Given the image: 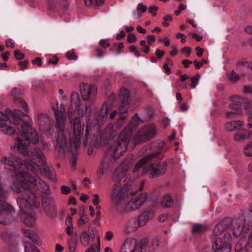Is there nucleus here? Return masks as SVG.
Returning a JSON list of instances; mask_svg holds the SVG:
<instances>
[{
    "label": "nucleus",
    "mask_w": 252,
    "mask_h": 252,
    "mask_svg": "<svg viewBox=\"0 0 252 252\" xmlns=\"http://www.w3.org/2000/svg\"><path fill=\"white\" fill-rule=\"evenodd\" d=\"M120 96L122 99L121 102L119 106V111L122 114L127 112L128 108V104L130 101V93L128 90L123 88L121 90Z\"/></svg>",
    "instance_id": "17"
},
{
    "label": "nucleus",
    "mask_w": 252,
    "mask_h": 252,
    "mask_svg": "<svg viewBox=\"0 0 252 252\" xmlns=\"http://www.w3.org/2000/svg\"><path fill=\"white\" fill-rule=\"evenodd\" d=\"M224 241H223L220 237L214 239L212 242V248L214 252H231V246L229 243L230 238V234H224Z\"/></svg>",
    "instance_id": "12"
},
{
    "label": "nucleus",
    "mask_w": 252,
    "mask_h": 252,
    "mask_svg": "<svg viewBox=\"0 0 252 252\" xmlns=\"http://www.w3.org/2000/svg\"><path fill=\"white\" fill-rule=\"evenodd\" d=\"M21 128L22 134L27 142L35 144L38 141L37 133L29 125L24 123L21 126Z\"/></svg>",
    "instance_id": "13"
},
{
    "label": "nucleus",
    "mask_w": 252,
    "mask_h": 252,
    "mask_svg": "<svg viewBox=\"0 0 252 252\" xmlns=\"http://www.w3.org/2000/svg\"><path fill=\"white\" fill-rule=\"evenodd\" d=\"M27 215L25 217L24 222L25 224L28 227H32L34 226L36 223V219L32 214V212L27 214Z\"/></svg>",
    "instance_id": "31"
},
{
    "label": "nucleus",
    "mask_w": 252,
    "mask_h": 252,
    "mask_svg": "<svg viewBox=\"0 0 252 252\" xmlns=\"http://www.w3.org/2000/svg\"><path fill=\"white\" fill-rule=\"evenodd\" d=\"M19 65L21 67V70H24L26 69L28 67V62L24 61V62H19L18 63Z\"/></svg>",
    "instance_id": "59"
},
{
    "label": "nucleus",
    "mask_w": 252,
    "mask_h": 252,
    "mask_svg": "<svg viewBox=\"0 0 252 252\" xmlns=\"http://www.w3.org/2000/svg\"><path fill=\"white\" fill-rule=\"evenodd\" d=\"M164 22L162 23L163 26L167 27L169 25V22L172 20V17L170 15H167L163 17Z\"/></svg>",
    "instance_id": "44"
},
{
    "label": "nucleus",
    "mask_w": 252,
    "mask_h": 252,
    "mask_svg": "<svg viewBox=\"0 0 252 252\" xmlns=\"http://www.w3.org/2000/svg\"><path fill=\"white\" fill-rule=\"evenodd\" d=\"M38 121L40 127L44 129L45 127H48L50 124V120L48 116L44 114H40L38 116Z\"/></svg>",
    "instance_id": "30"
},
{
    "label": "nucleus",
    "mask_w": 252,
    "mask_h": 252,
    "mask_svg": "<svg viewBox=\"0 0 252 252\" xmlns=\"http://www.w3.org/2000/svg\"><path fill=\"white\" fill-rule=\"evenodd\" d=\"M137 9L138 11H141L142 12L144 13L147 11V7L142 3H139L137 6Z\"/></svg>",
    "instance_id": "57"
},
{
    "label": "nucleus",
    "mask_w": 252,
    "mask_h": 252,
    "mask_svg": "<svg viewBox=\"0 0 252 252\" xmlns=\"http://www.w3.org/2000/svg\"><path fill=\"white\" fill-rule=\"evenodd\" d=\"M230 222V218H225L215 226L213 231V238H212V242L214 239L218 238L219 235L222 234L224 231L228 228Z\"/></svg>",
    "instance_id": "20"
},
{
    "label": "nucleus",
    "mask_w": 252,
    "mask_h": 252,
    "mask_svg": "<svg viewBox=\"0 0 252 252\" xmlns=\"http://www.w3.org/2000/svg\"><path fill=\"white\" fill-rule=\"evenodd\" d=\"M140 123V118L138 115L135 114L129 124L121 132L116 145L113 147H110L109 150L115 159L119 158L126 151L132 131L135 130Z\"/></svg>",
    "instance_id": "4"
},
{
    "label": "nucleus",
    "mask_w": 252,
    "mask_h": 252,
    "mask_svg": "<svg viewBox=\"0 0 252 252\" xmlns=\"http://www.w3.org/2000/svg\"><path fill=\"white\" fill-rule=\"evenodd\" d=\"M24 89L22 87L14 88L11 92V95L13 97L15 101L17 103L21 104L23 109L26 111L28 112V107L27 104L22 98L19 96L23 94Z\"/></svg>",
    "instance_id": "21"
},
{
    "label": "nucleus",
    "mask_w": 252,
    "mask_h": 252,
    "mask_svg": "<svg viewBox=\"0 0 252 252\" xmlns=\"http://www.w3.org/2000/svg\"><path fill=\"white\" fill-rule=\"evenodd\" d=\"M158 7L157 6H151L149 8V12L151 13L153 16L157 15V11L158 10Z\"/></svg>",
    "instance_id": "54"
},
{
    "label": "nucleus",
    "mask_w": 252,
    "mask_h": 252,
    "mask_svg": "<svg viewBox=\"0 0 252 252\" xmlns=\"http://www.w3.org/2000/svg\"><path fill=\"white\" fill-rule=\"evenodd\" d=\"M42 207L45 214L51 218L57 215V210L55 202L50 197H44L42 201Z\"/></svg>",
    "instance_id": "15"
},
{
    "label": "nucleus",
    "mask_w": 252,
    "mask_h": 252,
    "mask_svg": "<svg viewBox=\"0 0 252 252\" xmlns=\"http://www.w3.org/2000/svg\"><path fill=\"white\" fill-rule=\"evenodd\" d=\"M92 239L94 240L96 238L97 244H93L86 250V252H100V238L98 235H95L90 232Z\"/></svg>",
    "instance_id": "27"
},
{
    "label": "nucleus",
    "mask_w": 252,
    "mask_h": 252,
    "mask_svg": "<svg viewBox=\"0 0 252 252\" xmlns=\"http://www.w3.org/2000/svg\"><path fill=\"white\" fill-rule=\"evenodd\" d=\"M94 198L93 200V203L95 206H97L99 202V197L97 194L94 195Z\"/></svg>",
    "instance_id": "60"
},
{
    "label": "nucleus",
    "mask_w": 252,
    "mask_h": 252,
    "mask_svg": "<svg viewBox=\"0 0 252 252\" xmlns=\"http://www.w3.org/2000/svg\"><path fill=\"white\" fill-rule=\"evenodd\" d=\"M200 76V75L197 74L194 75L191 78L190 86L192 89L195 88L196 85L198 84Z\"/></svg>",
    "instance_id": "41"
},
{
    "label": "nucleus",
    "mask_w": 252,
    "mask_h": 252,
    "mask_svg": "<svg viewBox=\"0 0 252 252\" xmlns=\"http://www.w3.org/2000/svg\"><path fill=\"white\" fill-rule=\"evenodd\" d=\"M158 153H153L141 159L136 164L134 170L143 174L147 171H150L149 177L151 178L158 177L164 174L166 172V165L164 163H159L157 167L154 165L157 161Z\"/></svg>",
    "instance_id": "6"
},
{
    "label": "nucleus",
    "mask_w": 252,
    "mask_h": 252,
    "mask_svg": "<svg viewBox=\"0 0 252 252\" xmlns=\"http://www.w3.org/2000/svg\"><path fill=\"white\" fill-rule=\"evenodd\" d=\"M94 50L97 53L96 56L98 58H102L105 55V52L98 47H95Z\"/></svg>",
    "instance_id": "51"
},
{
    "label": "nucleus",
    "mask_w": 252,
    "mask_h": 252,
    "mask_svg": "<svg viewBox=\"0 0 252 252\" xmlns=\"http://www.w3.org/2000/svg\"><path fill=\"white\" fill-rule=\"evenodd\" d=\"M176 37L177 38H180L181 39V43H184L185 42H186V35L183 34V33H177L176 34Z\"/></svg>",
    "instance_id": "56"
},
{
    "label": "nucleus",
    "mask_w": 252,
    "mask_h": 252,
    "mask_svg": "<svg viewBox=\"0 0 252 252\" xmlns=\"http://www.w3.org/2000/svg\"><path fill=\"white\" fill-rule=\"evenodd\" d=\"M154 214L151 211L143 212L138 218L137 222L140 227L144 226L151 219Z\"/></svg>",
    "instance_id": "23"
},
{
    "label": "nucleus",
    "mask_w": 252,
    "mask_h": 252,
    "mask_svg": "<svg viewBox=\"0 0 252 252\" xmlns=\"http://www.w3.org/2000/svg\"><path fill=\"white\" fill-rule=\"evenodd\" d=\"M64 108L61 107L60 110H55L54 113L56 118V127L60 130L59 137L56 141V145L59 148H63L67 145L77 149L80 144L84 129L79 117L69 119V122L72 128V132L64 129V118L63 116Z\"/></svg>",
    "instance_id": "2"
},
{
    "label": "nucleus",
    "mask_w": 252,
    "mask_h": 252,
    "mask_svg": "<svg viewBox=\"0 0 252 252\" xmlns=\"http://www.w3.org/2000/svg\"><path fill=\"white\" fill-rule=\"evenodd\" d=\"M25 117L28 121L29 117L27 114L17 110L15 114L7 109L5 112L0 111V131L5 134L13 135L17 133V126L21 124V117Z\"/></svg>",
    "instance_id": "5"
},
{
    "label": "nucleus",
    "mask_w": 252,
    "mask_h": 252,
    "mask_svg": "<svg viewBox=\"0 0 252 252\" xmlns=\"http://www.w3.org/2000/svg\"><path fill=\"white\" fill-rule=\"evenodd\" d=\"M66 233L69 236H72L73 234V227L71 226H67L66 228Z\"/></svg>",
    "instance_id": "61"
},
{
    "label": "nucleus",
    "mask_w": 252,
    "mask_h": 252,
    "mask_svg": "<svg viewBox=\"0 0 252 252\" xmlns=\"http://www.w3.org/2000/svg\"><path fill=\"white\" fill-rule=\"evenodd\" d=\"M113 233L112 232L109 231H107L106 233L105 238L107 240H108V241L111 240L113 239Z\"/></svg>",
    "instance_id": "63"
},
{
    "label": "nucleus",
    "mask_w": 252,
    "mask_h": 252,
    "mask_svg": "<svg viewBox=\"0 0 252 252\" xmlns=\"http://www.w3.org/2000/svg\"><path fill=\"white\" fill-rule=\"evenodd\" d=\"M66 58L69 60H76L77 56L75 54L74 52L69 51L66 54Z\"/></svg>",
    "instance_id": "48"
},
{
    "label": "nucleus",
    "mask_w": 252,
    "mask_h": 252,
    "mask_svg": "<svg viewBox=\"0 0 252 252\" xmlns=\"http://www.w3.org/2000/svg\"><path fill=\"white\" fill-rule=\"evenodd\" d=\"M14 54L15 59L17 60H22L24 58V55L18 50H15Z\"/></svg>",
    "instance_id": "49"
},
{
    "label": "nucleus",
    "mask_w": 252,
    "mask_h": 252,
    "mask_svg": "<svg viewBox=\"0 0 252 252\" xmlns=\"http://www.w3.org/2000/svg\"><path fill=\"white\" fill-rule=\"evenodd\" d=\"M152 245L153 249H155L159 246V240L158 238H155L153 240Z\"/></svg>",
    "instance_id": "62"
},
{
    "label": "nucleus",
    "mask_w": 252,
    "mask_h": 252,
    "mask_svg": "<svg viewBox=\"0 0 252 252\" xmlns=\"http://www.w3.org/2000/svg\"><path fill=\"white\" fill-rule=\"evenodd\" d=\"M13 149H16L18 151L23 154L24 155L28 157L29 158L35 156L39 159L41 163V166L46 164L45 161V156L43 152L39 149H34V152H30L27 147V146L22 141L19 137H17L16 142L13 145Z\"/></svg>",
    "instance_id": "9"
},
{
    "label": "nucleus",
    "mask_w": 252,
    "mask_h": 252,
    "mask_svg": "<svg viewBox=\"0 0 252 252\" xmlns=\"http://www.w3.org/2000/svg\"><path fill=\"white\" fill-rule=\"evenodd\" d=\"M252 135L251 131L246 129H241L238 131L234 135V138L236 141H241L249 138Z\"/></svg>",
    "instance_id": "26"
},
{
    "label": "nucleus",
    "mask_w": 252,
    "mask_h": 252,
    "mask_svg": "<svg viewBox=\"0 0 252 252\" xmlns=\"http://www.w3.org/2000/svg\"><path fill=\"white\" fill-rule=\"evenodd\" d=\"M39 167V169L37 171H32V172L36 173L38 171H40V172L45 174V175L49 178L50 180H53L54 181H56L57 180L56 179V175L55 172V170L52 168H50L47 165V163L45 164H43V165L41 166L40 167L38 165Z\"/></svg>",
    "instance_id": "22"
},
{
    "label": "nucleus",
    "mask_w": 252,
    "mask_h": 252,
    "mask_svg": "<svg viewBox=\"0 0 252 252\" xmlns=\"http://www.w3.org/2000/svg\"><path fill=\"white\" fill-rule=\"evenodd\" d=\"M6 192L0 187V203L5 202Z\"/></svg>",
    "instance_id": "45"
},
{
    "label": "nucleus",
    "mask_w": 252,
    "mask_h": 252,
    "mask_svg": "<svg viewBox=\"0 0 252 252\" xmlns=\"http://www.w3.org/2000/svg\"><path fill=\"white\" fill-rule=\"evenodd\" d=\"M126 120V117H121L115 124L113 125L114 128L118 131L124 125V121Z\"/></svg>",
    "instance_id": "40"
},
{
    "label": "nucleus",
    "mask_w": 252,
    "mask_h": 252,
    "mask_svg": "<svg viewBox=\"0 0 252 252\" xmlns=\"http://www.w3.org/2000/svg\"><path fill=\"white\" fill-rule=\"evenodd\" d=\"M61 191L62 193L63 194H68L70 191V189L67 186H62L61 187Z\"/></svg>",
    "instance_id": "52"
},
{
    "label": "nucleus",
    "mask_w": 252,
    "mask_h": 252,
    "mask_svg": "<svg viewBox=\"0 0 252 252\" xmlns=\"http://www.w3.org/2000/svg\"><path fill=\"white\" fill-rule=\"evenodd\" d=\"M244 122L242 121H233L225 124V128L229 131L236 130L239 127L242 126Z\"/></svg>",
    "instance_id": "28"
},
{
    "label": "nucleus",
    "mask_w": 252,
    "mask_h": 252,
    "mask_svg": "<svg viewBox=\"0 0 252 252\" xmlns=\"http://www.w3.org/2000/svg\"><path fill=\"white\" fill-rule=\"evenodd\" d=\"M6 46L8 48H14L15 47V43L12 41V39H8L5 41Z\"/></svg>",
    "instance_id": "55"
},
{
    "label": "nucleus",
    "mask_w": 252,
    "mask_h": 252,
    "mask_svg": "<svg viewBox=\"0 0 252 252\" xmlns=\"http://www.w3.org/2000/svg\"><path fill=\"white\" fill-rule=\"evenodd\" d=\"M235 252H249L246 247V242L243 240L238 241L235 247Z\"/></svg>",
    "instance_id": "35"
},
{
    "label": "nucleus",
    "mask_w": 252,
    "mask_h": 252,
    "mask_svg": "<svg viewBox=\"0 0 252 252\" xmlns=\"http://www.w3.org/2000/svg\"><path fill=\"white\" fill-rule=\"evenodd\" d=\"M25 252H40L38 248L32 245L30 242L27 241L25 243Z\"/></svg>",
    "instance_id": "36"
},
{
    "label": "nucleus",
    "mask_w": 252,
    "mask_h": 252,
    "mask_svg": "<svg viewBox=\"0 0 252 252\" xmlns=\"http://www.w3.org/2000/svg\"><path fill=\"white\" fill-rule=\"evenodd\" d=\"M99 45L103 48L106 49L110 46V43L108 39H104L100 40Z\"/></svg>",
    "instance_id": "43"
},
{
    "label": "nucleus",
    "mask_w": 252,
    "mask_h": 252,
    "mask_svg": "<svg viewBox=\"0 0 252 252\" xmlns=\"http://www.w3.org/2000/svg\"><path fill=\"white\" fill-rule=\"evenodd\" d=\"M22 231L25 237L31 240L35 244L38 246L41 245L42 242L36 233L26 229H23Z\"/></svg>",
    "instance_id": "24"
},
{
    "label": "nucleus",
    "mask_w": 252,
    "mask_h": 252,
    "mask_svg": "<svg viewBox=\"0 0 252 252\" xmlns=\"http://www.w3.org/2000/svg\"><path fill=\"white\" fill-rule=\"evenodd\" d=\"M140 227L138 225V222L135 220L132 219L129 220L126 226L125 232L126 233H130L135 232Z\"/></svg>",
    "instance_id": "29"
},
{
    "label": "nucleus",
    "mask_w": 252,
    "mask_h": 252,
    "mask_svg": "<svg viewBox=\"0 0 252 252\" xmlns=\"http://www.w3.org/2000/svg\"><path fill=\"white\" fill-rule=\"evenodd\" d=\"M16 177H17V180H22L24 181V184L28 183L30 185L34 186L38 190L43 193H48L49 192V186L38 177H32L27 173L21 171H19L18 174L16 175Z\"/></svg>",
    "instance_id": "10"
},
{
    "label": "nucleus",
    "mask_w": 252,
    "mask_h": 252,
    "mask_svg": "<svg viewBox=\"0 0 252 252\" xmlns=\"http://www.w3.org/2000/svg\"><path fill=\"white\" fill-rule=\"evenodd\" d=\"M173 204V200L171 196L165 195L161 200V205L164 208L170 207Z\"/></svg>",
    "instance_id": "33"
},
{
    "label": "nucleus",
    "mask_w": 252,
    "mask_h": 252,
    "mask_svg": "<svg viewBox=\"0 0 252 252\" xmlns=\"http://www.w3.org/2000/svg\"><path fill=\"white\" fill-rule=\"evenodd\" d=\"M204 230L203 226L199 224H195L192 226V232L195 234H199L203 232Z\"/></svg>",
    "instance_id": "39"
},
{
    "label": "nucleus",
    "mask_w": 252,
    "mask_h": 252,
    "mask_svg": "<svg viewBox=\"0 0 252 252\" xmlns=\"http://www.w3.org/2000/svg\"><path fill=\"white\" fill-rule=\"evenodd\" d=\"M252 226L251 222H248L246 224V220L243 217H238L233 220L230 219L228 228L232 231L235 237L239 236L243 232H247Z\"/></svg>",
    "instance_id": "11"
},
{
    "label": "nucleus",
    "mask_w": 252,
    "mask_h": 252,
    "mask_svg": "<svg viewBox=\"0 0 252 252\" xmlns=\"http://www.w3.org/2000/svg\"><path fill=\"white\" fill-rule=\"evenodd\" d=\"M136 37L133 33H130L127 36V41L128 43H133L136 41Z\"/></svg>",
    "instance_id": "53"
},
{
    "label": "nucleus",
    "mask_w": 252,
    "mask_h": 252,
    "mask_svg": "<svg viewBox=\"0 0 252 252\" xmlns=\"http://www.w3.org/2000/svg\"><path fill=\"white\" fill-rule=\"evenodd\" d=\"M132 159L125 160L115 171L112 179L115 184L111 193L113 206L117 213L123 214L139 209L146 201L148 195L146 193L134 196L131 186L126 184L122 187L120 180L131 167Z\"/></svg>",
    "instance_id": "1"
},
{
    "label": "nucleus",
    "mask_w": 252,
    "mask_h": 252,
    "mask_svg": "<svg viewBox=\"0 0 252 252\" xmlns=\"http://www.w3.org/2000/svg\"><path fill=\"white\" fill-rule=\"evenodd\" d=\"M228 77L232 81H237L240 79L239 75L233 71L228 74Z\"/></svg>",
    "instance_id": "42"
},
{
    "label": "nucleus",
    "mask_w": 252,
    "mask_h": 252,
    "mask_svg": "<svg viewBox=\"0 0 252 252\" xmlns=\"http://www.w3.org/2000/svg\"><path fill=\"white\" fill-rule=\"evenodd\" d=\"M89 221V218L88 217H80L78 221V224L79 226L83 225L84 224L87 223Z\"/></svg>",
    "instance_id": "47"
},
{
    "label": "nucleus",
    "mask_w": 252,
    "mask_h": 252,
    "mask_svg": "<svg viewBox=\"0 0 252 252\" xmlns=\"http://www.w3.org/2000/svg\"><path fill=\"white\" fill-rule=\"evenodd\" d=\"M10 188L14 192L22 193V195L17 198V203L23 213L28 214L38 207V199L35 194L31 191L29 184H24V181L17 180L16 177Z\"/></svg>",
    "instance_id": "3"
},
{
    "label": "nucleus",
    "mask_w": 252,
    "mask_h": 252,
    "mask_svg": "<svg viewBox=\"0 0 252 252\" xmlns=\"http://www.w3.org/2000/svg\"><path fill=\"white\" fill-rule=\"evenodd\" d=\"M71 101L72 104L79 107L80 105V98L79 95L75 92H73L71 95Z\"/></svg>",
    "instance_id": "37"
},
{
    "label": "nucleus",
    "mask_w": 252,
    "mask_h": 252,
    "mask_svg": "<svg viewBox=\"0 0 252 252\" xmlns=\"http://www.w3.org/2000/svg\"><path fill=\"white\" fill-rule=\"evenodd\" d=\"M0 162L2 164L12 167L15 170H24L27 169L29 171H36L39 169L38 165L32 161L26 159L22 162L18 157L14 155H11L9 157H2Z\"/></svg>",
    "instance_id": "7"
},
{
    "label": "nucleus",
    "mask_w": 252,
    "mask_h": 252,
    "mask_svg": "<svg viewBox=\"0 0 252 252\" xmlns=\"http://www.w3.org/2000/svg\"><path fill=\"white\" fill-rule=\"evenodd\" d=\"M244 153L246 156L252 157V141L249 142L245 147Z\"/></svg>",
    "instance_id": "38"
},
{
    "label": "nucleus",
    "mask_w": 252,
    "mask_h": 252,
    "mask_svg": "<svg viewBox=\"0 0 252 252\" xmlns=\"http://www.w3.org/2000/svg\"><path fill=\"white\" fill-rule=\"evenodd\" d=\"M109 166L110 163L108 162V159L104 158L99 167V171L97 173V176H98L99 178H100L104 174V172Z\"/></svg>",
    "instance_id": "32"
},
{
    "label": "nucleus",
    "mask_w": 252,
    "mask_h": 252,
    "mask_svg": "<svg viewBox=\"0 0 252 252\" xmlns=\"http://www.w3.org/2000/svg\"><path fill=\"white\" fill-rule=\"evenodd\" d=\"M196 51H197L196 55L198 57H201L203 55L204 50L202 48H201L200 47L197 46L195 48Z\"/></svg>",
    "instance_id": "64"
},
{
    "label": "nucleus",
    "mask_w": 252,
    "mask_h": 252,
    "mask_svg": "<svg viewBox=\"0 0 252 252\" xmlns=\"http://www.w3.org/2000/svg\"><path fill=\"white\" fill-rule=\"evenodd\" d=\"M80 240L83 246L87 247L90 244V236L86 231H83L81 234Z\"/></svg>",
    "instance_id": "34"
},
{
    "label": "nucleus",
    "mask_w": 252,
    "mask_h": 252,
    "mask_svg": "<svg viewBox=\"0 0 252 252\" xmlns=\"http://www.w3.org/2000/svg\"><path fill=\"white\" fill-rule=\"evenodd\" d=\"M82 96L84 100H88L94 96L96 93V87L94 85H90L83 83L80 87Z\"/></svg>",
    "instance_id": "19"
},
{
    "label": "nucleus",
    "mask_w": 252,
    "mask_h": 252,
    "mask_svg": "<svg viewBox=\"0 0 252 252\" xmlns=\"http://www.w3.org/2000/svg\"><path fill=\"white\" fill-rule=\"evenodd\" d=\"M12 238L11 234L8 233L7 231H4L1 235V238L4 241L9 240Z\"/></svg>",
    "instance_id": "46"
},
{
    "label": "nucleus",
    "mask_w": 252,
    "mask_h": 252,
    "mask_svg": "<svg viewBox=\"0 0 252 252\" xmlns=\"http://www.w3.org/2000/svg\"><path fill=\"white\" fill-rule=\"evenodd\" d=\"M155 54L158 58L160 59L165 54V52L163 51L159 50V49H157L156 50Z\"/></svg>",
    "instance_id": "58"
},
{
    "label": "nucleus",
    "mask_w": 252,
    "mask_h": 252,
    "mask_svg": "<svg viewBox=\"0 0 252 252\" xmlns=\"http://www.w3.org/2000/svg\"><path fill=\"white\" fill-rule=\"evenodd\" d=\"M118 130L114 128L112 124H109L106 126L103 133V137L110 139H113L118 134Z\"/></svg>",
    "instance_id": "25"
},
{
    "label": "nucleus",
    "mask_w": 252,
    "mask_h": 252,
    "mask_svg": "<svg viewBox=\"0 0 252 252\" xmlns=\"http://www.w3.org/2000/svg\"><path fill=\"white\" fill-rule=\"evenodd\" d=\"M13 210V207L6 202L0 203V223L6 224Z\"/></svg>",
    "instance_id": "18"
},
{
    "label": "nucleus",
    "mask_w": 252,
    "mask_h": 252,
    "mask_svg": "<svg viewBox=\"0 0 252 252\" xmlns=\"http://www.w3.org/2000/svg\"><path fill=\"white\" fill-rule=\"evenodd\" d=\"M109 108L108 104L106 103H104L101 106L99 113H96L94 115L93 123L87 124L84 141L85 145L87 144L88 136L91 134V132L95 128L98 129V127L101 126L103 122L106 120L108 117Z\"/></svg>",
    "instance_id": "8"
},
{
    "label": "nucleus",
    "mask_w": 252,
    "mask_h": 252,
    "mask_svg": "<svg viewBox=\"0 0 252 252\" xmlns=\"http://www.w3.org/2000/svg\"><path fill=\"white\" fill-rule=\"evenodd\" d=\"M156 134V128L153 125L145 126L137 134L140 141H146L153 137Z\"/></svg>",
    "instance_id": "14"
},
{
    "label": "nucleus",
    "mask_w": 252,
    "mask_h": 252,
    "mask_svg": "<svg viewBox=\"0 0 252 252\" xmlns=\"http://www.w3.org/2000/svg\"><path fill=\"white\" fill-rule=\"evenodd\" d=\"M121 252H143L142 248L138 244L134 238H127L124 244Z\"/></svg>",
    "instance_id": "16"
},
{
    "label": "nucleus",
    "mask_w": 252,
    "mask_h": 252,
    "mask_svg": "<svg viewBox=\"0 0 252 252\" xmlns=\"http://www.w3.org/2000/svg\"><path fill=\"white\" fill-rule=\"evenodd\" d=\"M114 45L117 47V54H120L121 53V50L124 48V44L122 42H119L115 43Z\"/></svg>",
    "instance_id": "50"
}]
</instances>
